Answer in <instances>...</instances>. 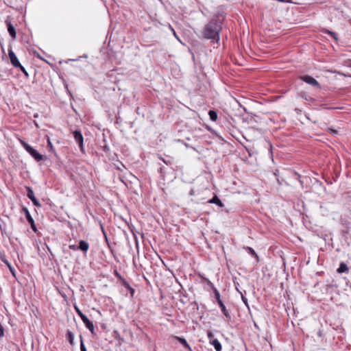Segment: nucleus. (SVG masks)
I'll return each mask as SVG.
<instances>
[{"instance_id": "72a5a7b5", "label": "nucleus", "mask_w": 351, "mask_h": 351, "mask_svg": "<svg viewBox=\"0 0 351 351\" xmlns=\"http://www.w3.org/2000/svg\"><path fill=\"white\" fill-rule=\"evenodd\" d=\"M242 300H243V302L245 304H247V300L245 297H243V295H242Z\"/></svg>"}, {"instance_id": "a211bd4d", "label": "nucleus", "mask_w": 351, "mask_h": 351, "mask_svg": "<svg viewBox=\"0 0 351 351\" xmlns=\"http://www.w3.org/2000/svg\"><path fill=\"white\" fill-rule=\"evenodd\" d=\"M208 114H209L210 119L212 121H215L217 120V113L215 110H210L208 112Z\"/></svg>"}, {"instance_id": "bb28decb", "label": "nucleus", "mask_w": 351, "mask_h": 351, "mask_svg": "<svg viewBox=\"0 0 351 351\" xmlns=\"http://www.w3.org/2000/svg\"><path fill=\"white\" fill-rule=\"evenodd\" d=\"M1 260L5 263V265L9 263L4 256H1Z\"/></svg>"}, {"instance_id": "423d86ee", "label": "nucleus", "mask_w": 351, "mask_h": 351, "mask_svg": "<svg viewBox=\"0 0 351 351\" xmlns=\"http://www.w3.org/2000/svg\"><path fill=\"white\" fill-rule=\"evenodd\" d=\"M300 78L302 81L305 82L306 83L311 84L314 87L320 88V85L319 82L313 77L310 75H303Z\"/></svg>"}, {"instance_id": "f704fd0d", "label": "nucleus", "mask_w": 351, "mask_h": 351, "mask_svg": "<svg viewBox=\"0 0 351 351\" xmlns=\"http://www.w3.org/2000/svg\"><path fill=\"white\" fill-rule=\"evenodd\" d=\"M193 193H194V191H193V189H192V190H191V191H190V193H189V195H193Z\"/></svg>"}, {"instance_id": "6e6552de", "label": "nucleus", "mask_w": 351, "mask_h": 351, "mask_svg": "<svg viewBox=\"0 0 351 351\" xmlns=\"http://www.w3.org/2000/svg\"><path fill=\"white\" fill-rule=\"evenodd\" d=\"M8 56H9V58H10V62H11L12 64L14 67L16 68V67L21 66L20 62L19 61L16 54L14 53V52L12 49H10L8 51Z\"/></svg>"}, {"instance_id": "9b49d317", "label": "nucleus", "mask_w": 351, "mask_h": 351, "mask_svg": "<svg viewBox=\"0 0 351 351\" xmlns=\"http://www.w3.org/2000/svg\"><path fill=\"white\" fill-rule=\"evenodd\" d=\"M78 247H79V250H80L84 252H86L88 250L89 245L86 241H85L84 240H81L79 243Z\"/></svg>"}, {"instance_id": "f257e3e1", "label": "nucleus", "mask_w": 351, "mask_h": 351, "mask_svg": "<svg viewBox=\"0 0 351 351\" xmlns=\"http://www.w3.org/2000/svg\"><path fill=\"white\" fill-rule=\"evenodd\" d=\"M222 27V21L217 18H213L202 30V36L205 39L218 43L219 33Z\"/></svg>"}, {"instance_id": "7ed1b4c3", "label": "nucleus", "mask_w": 351, "mask_h": 351, "mask_svg": "<svg viewBox=\"0 0 351 351\" xmlns=\"http://www.w3.org/2000/svg\"><path fill=\"white\" fill-rule=\"evenodd\" d=\"M74 308L77 312V315L80 317L84 324L86 326V328L90 331V332L94 335L95 334V328L94 325L92 322H90L88 318L80 311L77 306L74 305Z\"/></svg>"}, {"instance_id": "393cba45", "label": "nucleus", "mask_w": 351, "mask_h": 351, "mask_svg": "<svg viewBox=\"0 0 351 351\" xmlns=\"http://www.w3.org/2000/svg\"><path fill=\"white\" fill-rule=\"evenodd\" d=\"M213 337H214V335H213V334L212 333V332H210V331L208 332V339H210V342L213 339Z\"/></svg>"}, {"instance_id": "0eeeda50", "label": "nucleus", "mask_w": 351, "mask_h": 351, "mask_svg": "<svg viewBox=\"0 0 351 351\" xmlns=\"http://www.w3.org/2000/svg\"><path fill=\"white\" fill-rule=\"evenodd\" d=\"M26 189H27V196L28 197V198L29 199H31V201L33 202L34 205L37 207H40L41 205L39 203V202L38 201V199L35 197V195H34L32 189L31 187L27 186V187H26Z\"/></svg>"}, {"instance_id": "4c0bfd02", "label": "nucleus", "mask_w": 351, "mask_h": 351, "mask_svg": "<svg viewBox=\"0 0 351 351\" xmlns=\"http://www.w3.org/2000/svg\"><path fill=\"white\" fill-rule=\"evenodd\" d=\"M173 34H174V36H175L177 38H178L177 37L175 31H174L173 29Z\"/></svg>"}, {"instance_id": "f8f14e48", "label": "nucleus", "mask_w": 351, "mask_h": 351, "mask_svg": "<svg viewBox=\"0 0 351 351\" xmlns=\"http://www.w3.org/2000/svg\"><path fill=\"white\" fill-rule=\"evenodd\" d=\"M210 343L214 346L216 351H221L222 347L220 342L217 339H213Z\"/></svg>"}, {"instance_id": "7c9ffc66", "label": "nucleus", "mask_w": 351, "mask_h": 351, "mask_svg": "<svg viewBox=\"0 0 351 351\" xmlns=\"http://www.w3.org/2000/svg\"><path fill=\"white\" fill-rule=\"evenodd\" d=\"M294 174H295V176H297V179H300V176L299 174H298L296 172H294ZM299 181H300V182L301 183V184H302V180H299Z\"/></svg>"}, {"instance_id": "a878e982", "label": "nucleus", "mask_w": 351, "mask_h": 351, "mask_svg": "<svg viewBox=\"0 0 351 351\" xmlns=\"http://www.w3.org/2000/svg\"><path fill=\"white\" fill-rule=\"evenodd\" d=\"M328 132L332 134H337V131L336 130L328 128Z\"/></svg>"}, {"instance_id": "c85d7f7f", "label": "nucleus", "mask_w": 351, "mask_h": 351, "mask_svg": "<svg viewBox=\"0 0 351 351\" xmlns=\"http://www.w3.org/2000/svg\"><path fill=\"white\" fill-rule=\"evenodd\" d=\"M114 274L116 275V276H117L121 281H122V279H123L121 276L119 274V273L116 270L114 271Z\"/></svg>"}, {"instance_id": "2f4dec72", "label": "nucleus", "mask_w": 351, "mask_h": 351, "mask_svg": "<svg viewBox=\"0 0 351 351\" xmlns=\"http://www.w3.org/2000/svg\"><path fill=\"white\" fill-rule=\"evenodd\" d=\"M328 33L330 34V35H332V37L336 39V37H335L336 34L335 33L330 32V31H328Z\"/></svg>"}, {"instance_id": "5701e85b", "label": "nucleus", "mask_w": 351, "mask_h": 351, "mask_svg": "<svg viewBox=\"0 0 351 351\" xmlns=\"http://www.w3.org/2000/svg\"><path fill=\"white\" fill-rule=\"evenodd\" d=\"M47 145H48V147H49L51 150L53 149V147L52 143H51V142L50 141V138L49 137H48V139H47Z\"/></svg>"}, {"instance_id": "f03ea898", "label": "nucleus", "mask_w": 351, "mask_h": 351, "mask_svg": "<svg viewBox=\"0 0 351 351\" xmlns=\"http://www.w3.org/2000/svg\"><path fill=\"white\" fill-rule=\"evenodd\" d=\"M21 144L23 145L24 149L36 160L40 161L43 159V156L40 154L35 149L32 147L25 141L20 140Z\"/></svg>"}, {"instance_id": "b1692460", "label": "nucleus", "mask_w": 351, "mask_h": 351, "mask_svg": "<svg viewBox=\"0 0 351 351\" xmlns=\"http://www.w3.org/2000/svg\"><path fill=\"white\" fill-rule=\"evenodd\" d=\"M69 249H71V250H79V247L78 246L75 245H70L69 246Z\"/></svg>"}, {"instance_id": "e433bc0d", "label": "nucleus", "mask_w": 351, "mask_h": 351, "mask_svg": "<svg viewBox=\"0 0 351 351\" xmlns=\"http://www.w3.org/2000/svg\"><path fill=\"white\" fill-rule=\"evenodd\" d=\"M6 265L8 267V268H10V267H12L10 263H8Z\"/></svg>"}, {"instance_id": "aec40b11", "label": "nucleus", "mask_w": 351, "mask_h": 351, "mask_svg": "<svg viewBox=\"0 0 351 351\" xmlns=\"http://www.w3.org/2000/svg\"><path fill=\"white\" fill-rule=\"evenodd\" d=\"M122 283L123 285L128 290L131 289L130 284L125 279H122Z\"/></svg>"}, {"instance_id": "9d476101", "label": "nucleus", "mask_w": 351, "mask_h": 351, "mask_svg": "<svg viewBox=\"0 0 351 351\" xmlns=\"http://www.w3.org/2000/svg\"><path fill=\"white\" fill-rule=\"evenodd\" d=\"M208 203L209 204H215L218 205L219 207H223L224 204L221 202V201L219 199V198L215 195L212 199L208 201Z\"/></svg>"}, {"instance_id": "f3484780", "label": "nucleus", "mask_w": 351, "mask_h": 351, "mask_svg": "<svg viewBox=\"0 0 351 351\" xmlns=\"http://www.w3.org/2000/svg\"><path fill=\"white\" fill-rule=\"evenodd\" d=\"M244 249L252 256L256 257L257 259L258 258L257 254L256 253L253 248L250 247H245Z\"/></svg>"}, {"instance_id": "1a4fd4ad", "label": "nucleus", "mask_w": 351, "mask_h": 351, "mask_svg": "<svg viewBox=\"0 0 351 351\" xmlns=\"http://www.w3.org/2000/svg\"><path fill=\"white\" fill-rule=\"evenodd\" d=\"M5 23L7 25L8 31L10 35L11 36V37L13 39H15L16 37V32L14 27L11 23V22L9 20H8V19L5 21Z\"/></svg>"}, {"instance_id": "20e7f679", "label": "nucleus", "mask_w": 351, "mask_h": 351, "mask_svg": "<svg viewBox=\"0 0 351 351\" xmlns=\"http://www.w3.org/2000/svg\"><path fill=\"white\" fill-rule=\"evenodd\" d=\"M208 285L211 287L212 289L214 291L215 298H216V300H217L219 306L221 307L223 313L224 314V315L226 317L230 318V315L229 313L227 311L224 304L223 303V302L220 299V293H219V292L218 291V290L215 287H214L213 285L209 280H208Z\"/></svg>"}, {"instance_id": "2eb2a0df", "label": "nucleus", "mask_w": 351, "mask_h": 351, "mask_svg": "<svg viewBox=\"0 0 351 351\" xmlns=\"http://www.w3.org/2000/svg\"><path fill=\"white\" fill-rule=\"evenodd\" d=\"M22 210H23V213H24V214H25V217H26V219H27V221H28L29 223H30V222H32V221H34V219H33V218H32V217L31 216V215H30V213H29V212L28 209H27L26 207L23 206V208H22Z\"/></svg>"}, {"instance_id": "412c9836", "label": "nucleus", "mask_w": 351, "mask_h": 351, "mask_svg": "<svg viewBox=\"0 0 351 351\" xmlns=\"http://www.w3.org/2000/svg\"><path fill=\"white\" fill-rule=\"evenodd\" d=\"M18 68H19L21 69V71L25 74V75L26 77H28L29 76V74L27 72V71L25 70V69L21 64V66H19Z\"/></svg>"}, {"instance_id": "4468645a", "label": "nucleus", "mask_w": 351, "mask_h": 351, "mask_svg": "<svg viewBox=\"0 0 351 351\" xmlns=\"http://www.w3.org/2000/svg\"><path fill=\"white\" fill-rule=\"evenodd\" d=\"M176 338L178 339V341L181 343L186 348H187L188 350H189L190 351H191V346L188 344L187 341H186L185 339L182 338V337H176Z\"/></svg>"}, {"instance_id": "c756f323", "label": "nucleus", "mask_w": 351, "mask_h": 351, "mask_svg": "<svg viewBox=\"0 0 351 351\" xmlns=\"http://www.w3.org/2000/svg\"><path fill=\"white\" fill-rule=\"evenodd\" d=\"M10 271H11L12 274L15 276V269L12 267H10L9 268Z\"/></svg>"}, {"instance_id": "c9c22d12", "label": "nucleus", "mask_w": 351, "mask_h": 351, "mask_svg": "<svg viewBox=\"0 0 351 351\" xmlns=\"http://www.w3.org/2000/svg\"><path fill=\"white\" fill-rule=\"evenodd\" d=\"M163 160V162H164L165 163H166L167 165H169V164L170 163L169 161L167 162V161H166V160Z\"/></svg>"}, {"instance_id": "39448f33", "label": "nucleus", "mask_w": 351, "mask_h": 351, "mask_svg": "<svg viewBox=\"0 0 351 351\" xmlns=\"http://www.w3.org/2000/svg\"><path fill=\"white\" fill-rule=\"evenodd\" d=\"M73 137L76 142L78 143L80 151L82 152H84V138L80 130H75L73 132Z\"/></svg>"}, {"instance_id": "ddd939ff", "label": "nucleus", "mask_w": 351, "mask_h": 351, "mask_svg": "<svg viewBox=\"0 0 351 351\" xmlns=\"http://www.w3.org/2000/svg\"><path fill=\"white\" fill-rule=\"evenodd\" d=\"M348 270H349V268L347 266V265L344 263H341L339 268L337 269V272L341 274V273L347 272V271H348Z\"/></svg>"}, {"instance_id": "dca6fc26", "label": "nucleus", "mask_w": 351, "mask_h": 351, "mask_svg": "<svg viewBox=\"0 0 351 351\" xmlns=\"http://www.w3.org/2000/svg\"><path fill=\"white\" fill-rule=\"evenodd\" d=\"M66 339L71 345L73 346L74 344V335L72 332H71V331L67 332Z\"/></svg>"}, {"instance_id": "473e14b6", "label": "nucleus", "mask_w": 351, "mask_h": 351, "mask_svg": "<svg viewBox=\"0 0 351 351\" xmlns=\"http://www.w3.org/2000/svg\"><path fill=\"white\" fill-rule=\"evenodd\" d=\"M129 291L130 292L131 296H133L134 293V289L131 287V289H130Z\"/></svg>"}, {"instance_id": "4be33fe9", "label": "nucleus", "mask_w": 351, "mask_h": 351, "mask_svg": "<svg viewBox=\"0 0 351 351\" xmlns=\"http://www.w3.org/2000/svg\"><path fill=\"white\" fill-rule=\"evenodd\" d=\"M30 225H31V228L35 232H37V228H36V226L35 225V223H34V220L32 221V222L29 223Z\"/></svg>"}, {"instance_id": "cd10ccee", "label": "nucleus", "mask_w": 351, "mask_h": 351, "mask_svg": "<svg viewBox=\"0 0 351 351\" xmlns=\"http://www.w3.org/2000/svg\"><path fill=\"white\" fill-rule=\"evenodd\" d=\"M4 335V330L3 328L0 326V337H2Z\"/></svg>"}, {"instance_id": "6ab92c4d", "label": "nucleus", "mask_w": 351, "mask_h": 351, "mask_svg": "<svg viewBox=\"0 0 351 351\" xmlns=\"http://www.w3.org/2000/svg\"><path fill=\"white\" fill-rule=\"evenodd\" d=\"M80 349L81 351H86V349L85 348V346L83 342L82 337L80 335Z\"/></svg>"}]
</instances>
